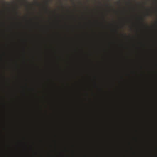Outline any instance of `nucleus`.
I'll list each match as a JSON object with an SVG mask.
<instances>
[{
	"label": "nucleus",
	"instance_id": "obj_6",
	"mask_svg": "<svg viewBox=\"0 0 157 157\" xmlns=\"http://www.w3.org/2000/svg\"><path fill=\"white\" fill-rule=\"evenodd\" d=\"M16 13H17V12H16Z\"/></svg>",
	"mask_w": 157,
	"mask_h": 157
},
{
	"label": "nucleus",
	"instance_id": "obj_1",
	"mask_svg": "<svg viewBox=\"0 0 157 157\" xmlns=\"http://www.w3.org/2000/svg\"><path fill=\"white\" fill-rule=\"evenodd\" d=\"M45 4H46L47 6V7H45L44 8L46 10H48V2H45Z\"/></svg>",
	"mask_w": 157,
	"mask_h": 157
},
{
	"label": "nucleus",
	"instance_id": "obj_2",
	"mask_svg": "<svg viewBox=\"0 0 157 157\" xmlns=\"http://www.w3.org/2000/svg\"><path fill=\"white\" fill-rule=\"evenodd\" d=\"M147 16H149V15L151 16L152 14L151 13H147Z\"/></svg>",
	"mask_w": 157,
	"mask_h": 157
},
{
	"label": "nucleus",
	"instance_id": "obj_3",
	"mask_svg": "<svg viewBox=\"0 0 157 157\" xmlns=\"http://www.w3.org/2000/svg\"><path fill=\"white\" fill-rule=\"evenodd\" d=\"M36 4L37 5H40V4L38 3V2H36Z\"/></svg>",
	"mask_w": 157,
	"mask_h": 157
},
{
	"label": "nucleus",
	"instance_id": "obj_4",
	"mask_svg": "<svg viewBox=\"0 0 157 157\" xmlns=\"http://www.w3.org/2000/svg\"><path fill=\"white\" fill-rule=\"evenodd\" d=\"M24 1H25L26 2H28L27 0H24Z\"/></svg>",
	"mask_w": 157,
	"mask_h": 157
},
{
	"label": "nucleus",
	"instance_id": "obj_5",
	"mask_svg": "<svg viewBox=\"0 0 157 157\" xmlns=\"http://www.w3.org/2000/svg\"><path fill=\"white\" fill-rule=\"evenodd\" d=\"M141 19H142L143 20V18H141Z\"/></svg>",
	"mask_w": 157,
	"mask_h": 157
}]
</instances>
